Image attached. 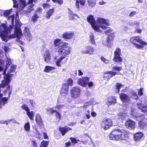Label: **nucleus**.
<instances>
[{
  "instance_id": "f257e3e1",
  "label": "nucleus",
  "mask_w": 147,
  "mask_h": 147,
  "mask_svg": "<svg viewBox=\"0 0 147 147\" xmlns=\"http://www.w3.org/2000/svg\"><path fill=\"white\" fill-rule=\"evenodd\" d=\"M87 20L94 30L98 32H102L100 28L103 30H105L108 28L106 26H109L110 25L109 20L101 17H98L96 22L92 15H89L87 18Z\"/></svg>"
},
{
  "instance_id": "f03ea898",
  "label": "nucleus",
  "mask_w": 147,
  "mask_h": 147,
  "mask_svg": "<svg viewBox=\"0 0 147 147\" xmlns=\"http://www.w3.org/2000/svg\"><path fill=\"white\" fill-rule=\"evenodd\" d=\"M0 62L1 63V64L0 67H1L4 70L6 68V70L5 71V72L6 70L7 69V67L9 66H8L6 67H6L5 69H4L3 68V63H5V62L3 60H0ZM17 66L16 65H15L14 64H12L11 65L10 68H9V71L7 73V74H6L5 73L4 75H5L4 76V79L2 80L1 82V87L2 88H5L6 86H7V90H9L10 88V85L9 84V83L11 81V76L10 74V73L13 72H14L16 69Z\"/></svg>"
},
{
  "instance_id": "7ed1b4c3",
  "label": "nucleus",
  "mask_w": 147,
  "mask_h": 147,
  "mask_svg": "<svg viewBox=\"0 0 147 147\" xmlns=\"http://www.w3.org/2000/svg\"><path fill=\"white\" fill-rule=\"evenodd\" d=\"M128 131L120 128L113 129L111 132L109 138L111 140H125Z\"/></svg>"
},
{
  "instance_id": "20e7f679",
  "label": "nucleus",
  "mask_w": 147,
  "mask_h": 147,
  "mask_svg": "<svg viewBox=\"0 0 147 147\" xmlns=\"http://www.w3.org/2000/svg\"><path fill=\"white\" fill-rule=\"evenodd\" d=\"M11 29V27H7L5 24L0 25V36L3 41L7 42L9 39L7 34Z\"/></svg>"
},
{
  "instance_id": "39448f33",
  "label": "nucleus",
  "mask_w": 147,
  "mask_h": 147,
  "mask_svg": "<svg viewBox=\"0 0 147 147\" xmlns=\"http://www.w3.org/2000/svg\"><path fill=\"white\" fill-rule=\"evenodd\" d=\"M69 48H66L65 49H60L58 51L59 54L61 55L60 57L55 62L56 65L58 67H61V63L67 55H69L71 52H70Z\"/></svg>"
},
{
  "instance_id": "423d86ee",
  "label": "nucleus",
  "mask_w": 147,
  "mask_h": 147,
  "mask_svg": "<svg viewBox=\"0 0 147 147\" xmlns=\"http://www.w3.org/2000/svg\"><path fill=\"white\" fill-rule=\"evenodd\" d=\"M54 44L56 46H58V51L60 49H65L66 48H69L70 52H71V48L67 46L68 43L64 42H61V40L59 39H57L54 41Z\"/></svg>"
},
{
  "instance_id": "0eeeda50",
  "label": "nucleus",
  "mask_w": 147,
  "mask_h": 147,
  "mask_svg": "<svg viewBox=\"0 0 147 147\" xmlns=\"http://www.w3.org/2000/svg\"><path fill=\"white\" fill-rule=\"evenodd\" d=\"M147 101L144 98H142L141 100V102L138 103L137 105L138 108L141 110L142 112H147Z\"/></svg>"
},
{
  "instance_id": "6e6552de",
  "label": "nucleus",
  "mask_w": 147,
  "mask_h": 147,
  "mask_svg": "<svg viewBox=\"0 0 147 147\" xmlns=\"http://www.w3.org/2000/svg\"><path fill=\"white\" fill-rule=\"evenodd\" d=\"M112 124V121L111 119H103L101 123V126L102 128L106 130L109 129Z\"/></svg>"
},
{
  "instance_id": "1a4fd4ad",
  "label": "nucleus",
  "mask_w": 147,
  "mask_h": 147,
  "mask_svg": "<svg viewBox=\"0 0 147 147\" xmlns=\"http://www.w3.org/2000/svg\"><path fill=\"white\" fill-rule=\"evenodd\" d=\"M13 0L14 3L13 7L15 8H19L20 11L26 6V2L25 0Z\"/></svg>"
},
{
  "instance_id": "9d476101",
  "label": "nucleus",
  "mask_w": 147,
  "mask_h": 147,
  "mask_svg": "<svg viewBox=\"0 0 147 147\" xmlns=\"http://www.w3.org/2000/svg\"><path fill=\"white\" fill-rule=\"evenodd\" d=\"M21 26V24L19 20H16L14 30L18 38L20 37L22 35V31L20 28Z\"/></svg>"
},
{
  "instance_id": "9b49d317",
  "label": "nucleus",
  "mask_w": 147,
  "mask_h": 147,
  "mask_svg": "<svg viewBox=\"0 0 147 147\" xmlns=\"http://www.w3.org/2000/svg\"><path fill=\"white\" fill-rule=\"evenodd\" d=\"M113 58V60L117 62L120 63L122 61L120 55H121V49L119 48H117L115 51Z\"/></svg>"
},
{
  "instance_id": "f8f14e48",
  "label": "nucleus",
  "mask_w": 147,
  "mask_h": 147,
  "mask_svg": "<svg viewBox=\"0 0 147 147\" xmlns=\"http://www.w3.org/2000/svg\"><path fill=\"white\" fill-rule=\"evenodd\" d=\"M63 97L61 98V99H58L57 100V103L55 106V108L57 110L61 111L62 110H63L66 109H69L70 107L69 106L67 107V105L65 104H60V103H63L62 100Z\"/></svg>"
},
{
  "instance_id": "ddd939ff",
  "label": "nucleus",
  "mask_w": 147,
  "mask_h": 147,
  "mask_svg": "<svg viewBox=\"0 0 147 147\" xmlns=\"http://www.w3.org/2000/svg\"><path fill=\"white\" fill-rule=\"evenodd\" d=\"M80 89L79 88L76 87H73L71 90V97L74 98H77L80 95Z\"/></svg>"
},
{
  "instance_id": "4468645a",
  "label": "nucleus",
  "mask_w": 147,
  "mask_h": 147,
  "mask_svg": "<svg viewBox=\"0 0 147 147\" xmlns=\"http://www.w3.org/2000/svg\"><path fill=\"white\" fill-rule=\"evenodd\" d=\"M94 49L92 46H87L82 49L81 52L83 54H87L90 55L93 54Z\"/></svg>"
},
{
  "instance_id": "2eb2a0df",
  "label": "nucleus",
  "mask_w": 147,
  "mask_h": 147,
  "mask_svg": "<svg viewBox=\"0 0 147 147\" xmlns=\"http://www.w3.org/2000/svg\"><path fill=\"white\" fill-rule=\"evenodd\" d=\"M89 79V78L87 77L80 78L78 80V84L83 87H85L87 85Z\"/></svg>"
},
{
  "instance_id": "dca6fc26",
  "label": "nucleus",
  "mask_w": 147,
  "mask_h": 147,
  "mask_svg": "<svg viewBox=\"0 0 147 147\" xmlns=\"http://www.w3.org/2000/svg\"><path fill=\"white\" fill-rule=\"evenodd\" d=\"M130 42L134 44L136 42H137L142 45H147V43L143 41L139 36L133 37L130 39Z\"/></svg>"
},
{
  "instance_id": "f3484780",
  "label": "nucleus",
  "mask_w": 147,
  "mask_h": 147,
  "mask_svg": "<svg viewBox=\"0 0 147 147\" xmlns=\"http://www.w3.org/2000/svg\"><path fill=\"white\" fill-rule=\"evenodd\" d=\"M3 48L4 51L5 52V54L7 58L6 62V67H7V66H9V65L11 63V59H10L9 57V56H7V53L9 51L10 49L6 46H4Z\"/></svg>"
},
{
  "instance_id": "a211bd4d",
  "label": "nucleus",
  "mask_w": 147,
  "mask_h": 147,
  "mask_svg": "<svg viewBox=\"0 0 147 147\" xmlns=\"http://www.w3.org/2000/svg\"><path fill=\"white\" fill-rule=\"evenodd\" d=\"M117 74V72L113 71H109L104 73L103 76L105 80L108 81L113 76Z\"/></svg>"
},
{
  "instance_id": "6ab92c4d",
  "label": "nucleus",
  "mask_w": 147,
  "mask_h": 147,
  "mask_svg": "<svg viewBox=\"0 0 147 147\" xmlns=\"http://www.w3.org/2000/svg\"><path fill=\"white\" fill-rule=\"evenodd\" d=\"M125 125L128 128L134 129L136 127L135 122L133 120L129 119L126 122Z\"/></svg>"
},
{
  "instance_id": "aec40b11",
  "label": "nucleus",
  "mask_w": 147,
  "mask_h": 147,
  "mask_svg": "<svg viewBox=\"0 0 147 147\" xmlns=\"http://www.w3.org/2000/svg\"><path fill=\"white\" fill-rule=\"evenodd\" d=\"M74 34V32L72 31L65 32L63 34V37L65 39H70L73 37Z\"/></svg>"
},
{
  "instance_id": "412c9836",
  "label": "nucleus",
  "mask_w": 147,
  "mask_h": 147,
  "mask_svg": "<svg viewBox=\"0 0 147 147\" xmlns=\"http://www.w3.org/2000/svg\"><path fill=\"white\" fill-rule=\"evenodd\" d=\"M144 134L141 132H138L134 135V140L136 142L142 140Z\"/></svg>"
},
{
  "instance_id": "4be33fe9",
  "label": "nucleus",
  "mask_w": 147,
  "mask_h": 147,
  "mask_svg": "<svg viewBox=\"0 0 147 147\" xmlns=\"http://www.w3.org/2000/svg\"><path fill=\"white\" fill-rule=\"evenodd\" d=\"M139 126L141 129H144L147 126V118H144L142 119L139 122Z\"/></svg>"
},
{
  "instance_id": "5701e85b",
  "label": "nucleus",
  "mask_w": 147,
  "mask_h": 147,
  "mask_svg": "<svg viewBox=\"0 0 147 147\" xmlns=\"http://www.w3.org/2000/svg\"><path fill=\"white\" fill-rule=\"evenodd\" d=\"M24 35L27 39L29 41L31 40L32 36L29 28L28 27H25L24 28Z\"/></svg>"
},
{
  "instance_id": "b1692460",
  "label": "nucleus",
  "mask_w": 147,
  "mask_h": 147,
  "mask_svg": "<svg viewBox=\"0 0 147 147\" xmlns=\"http://www.w3.org/2000/svg\"><path fill=\"white\" fill-rule=\"evenodd\" d=\"M119 96L121 100L124 102H128L130 100L129 97L125 94L121 93Z\"/></svg>"
},
{
  "instance_id": "393cba45",
  "label": "nucleus",
  "mask_w": 147,
  "mask_h": 147,
  "mask_svg": "<svg viewBox=\"0 0 147 147\" xmlns=\"http://www.w3.org/2000/svg\"><path fill=\"white\" fill-rule=\"evenodd\" d=\"M127 116V114L124 112H120L116 116V118L118 119L120 121L123 120Z\"/></svg>"
},
{
  "instance_id": "a878e982",
  "label": "nucleus",
  "mask_w": 147,
  "mask_h": 147,
  "mask_svg": "<svg viewBox=\"0 0 147 147\" xmlns=\"http://www.w3.org/2000/svg\"><path fill=\"white\" fill-rule=\"evenodd\" d=\"M43 57L45 61L48 63L50 61L51 57L49 51L47 50L46 51L43 55Z\"/></svg>"
},
{
  "instance_id": "bb28decb",
  "label": "nucleus",
  "mask_w": 147,
  "mask_h": 147,
  "mask_svg": "<svg viewBox=\"0 0 147 147\" xmlns=\"http://www.w3.org/2000/svg\"><path fill=\"white\" fill-rule=\"evenodd\" d=\"M69 87L67 84L66 83L63 84L61 91V93L62 95L63 94H67L68 92Z\"/></svg>"
},
{
  "instance_id": "cd10ccee",
  "label": "nucleus",
  "mask_w": 147,
  "mask_h": 147,
  "mask_svg": "<svg viewBox=\"0 0 147 147\" xmlns=\"http://www.w3.org/2000/svg\"><path fill=\"white\" fill-rule=\"evenodd\" d=\"M106 103L108 105H111L116 102V99L115 97H109L107 98Z\"/></svg>"
},
{
  "instance_id": "c85d7f7f",
  "label": "nucleus",
  "mask_w": 147,
  "mask_h": 147,
  "mask_svg": "<svg viewBox=\"0 0 147 147\" xmlns=\"http://www.w3.org/2000/svg\"><path fill=\"white\" fill-rule=\"evenodd\" d=\"M135 110L133 108H132L131 109V113L132 115L134 117H136V120L139 121L140 119H142V118H143L144 116L142 114L138 115L136 113L135 111Z\"/></svg>"
},
{
  "instance_id": "c756f323",
  "label": "nucleus",
  "mask_w": 147,
  "mask_h": 147,
  "mask_svg": "<svg viewBox=\"0 0 147 147\" xmlns=\"http://www.w3.org/2000/svg\"><path fill=\"white\" fill-rule=\"evenodd\" d=\"M59 130L61 132L62 135L64 136L66 133L71 130V129L67 127L66 126L64 127H60Z\"/></svg>"
},
{
  "instance_id": "7c9ffc66",
  "label": "nucleus",
  "mask_w": 147,
  "mask_h": 147,
  "mask_svg": "<svg viewBox=\"0 0 147 147\" xmlns=\"http://www.w3.org/2000/svg\"><path fill=\"white\" fill-rule=\"evenodd\" d=\"M34 6V4H32L29 6L28 7V9L27 11H23L21 13L22 14H26V15H28L30 12L33 9L32 8Z\"/></svg>"
},
{
  "instance_id": "2f4dec72",
  "label": "nucleus",
  "mask_w": 147,
  "mask_h": 147,
  "mask_svg": "<svg viewBox=\"0 0 147 147\" xmlns=\"http://www.w3.org/2000/svg\"><path fill=\"white\" fill-rule=\"evenodd\" d=\"M87 2L89 6L92 7L96 5V0H88Z\"/></svg>"
},
{
  "instance_id": "473e14b6",
  "label": "nucleus",
  "mask_w": 147,
  "mask_h": 147,
  "mask_svg": "<svg viewBox=\"0 0 147 147\" xmlns=\"http://www.w3.org/2000/svg\"><path fill=\"white\" fill-rule=\"evenodd\" d=\"M55 68L54 67L49 66H46L45 67L44 71L45 72H49L51 70H55Z\"/></svg>"
},
{
  "instance_id": "72a5a7b5",
  "label": "nucleus",
  "mask_w": 147,
  "mask_h": 147,
  "mask_svg": "<svg viewBox=\"0 0 147 147\" xmlns=\"http://www.w3.org/2000/svg\"><path fill=\"white\" fill-rule=\"evenodd\" d=\"M85 2V0H76V5L77 8L79 9V3H80V5H84Z\"/></svg>"
},
{
  "instance_id": "f704fd0d",
  "label": "nucleus",
  "mask_w": 147,
  "mask_h": 147,
  "mask_svg": "<svg viewBox=\"0 0 147 147\" xmlns=\"http://www.w3.org/2000/svg\"><path fill=\"white\" fill-rule=\"evenodd\" d=\"M54 12V10L53 9H50L47 12L46 17L47 19H49L51 16Z\"/></svg>"
},
{
  "instance_id": "c9c22d12",
  "label": "nucleus",
  "mask_w": 147,
  "mask_h": 147,
  "mask_svg": "<svg viewBox=\"0 0 147 147\" xmlns=\"http://www.w3.org/2000/svg\"><path fill=\"white\" fill-rule=\"evenodd\" d=\"M27 115L28 116L29 118L31 120H34V113L32 111H30L26 113Z\"/></svg>"
},
{
  "instance_id": "e433bc0d",
  "label": "nucleus",
  "mask_w": 147,
  "mask_h": 147,
  "mask_svg": "<svg viewBox=\"0 0 147 147\" xmlns=\"http://www.w3.org/2000/svg\"><path fill=\"white\" fill-rule=\"evenodd\" d=\"M115 37V33L114 32L111 33L109 35L107 42L109 43Z\"/></svg>"
},
{
  "instance_id": "4c0bfd02",
  "label": "nucleus",
  "mask_w": 147,
  "mask_h": 147,
  "mask_svg": "<svg viewBox=\"0 0 147 147\" xmlns=\"http://www.w3.org/2000/svg\"><path fill=\"white\" fill-rule=\"evenodd\" d=\"M90 41V43L92 45L94 44L95 45H96V44L95 42V39H94V37L93 34L92 33H91L90 35L89 36Z\"/></svg>"
},
{
  "instance_id": "58836bf2",
  "label": "nucleus",
  "mask_w": 147,
  "mask_h": 147,
  "mask_svg": "<svg viewBox=\"0 0 147 147\" xmlns=\"http://www.w3.org/2000/svg\"><path fill=\"white\" fill-rule=\"evenodd\" d=\"M36 122L40 124L42 123V119L40 116L39 114H36Z\"/></svg>"
},
{
  "instance_id": "ea45409f",
  "label": "nucleus",
  "mask_w": 147,
  "mask_h": 147,
  "mask_svg": "<svg viewBox=\"0 0 147 147\" xmlns=\"http://www.w3.org/2000/svg\"><path fill=\"white\" fill-rule=\"evenodd\" d=\"M49 144V141L43 140L41 143L40 147H47Z\"/></svg>"
},
{
  "instance_id": "a19ab883",
  "label": "nucleus",
  "mask_w": 147,
  "mask_h": 147,
  "mask_svg": "<svg viewBox=\"0 0 147 147\" xmlns=\"http://www.w3.org/2000/svg\"><path fill=\"white\" fill-rule=\"evenodd\" d=\"M24 130L26 131H29L30 129V124L29 122L25 123L24 125Z\"/></svg>"
},
{
  "instance_id": "79ce46f5",
  "label": "nucleus",
  "mask_w": 147,
  "mask_h": 147,
  "mask_svg": "<svg viewBox=\"0 0 147 147\" xmlns=\"http://www.w3.org/2000/svg\"><path fill=\"white\" fill-rule=\"evenodd\" d=\"M68 9L69 10V13L70 17L71 19H74L75 16H77L78 18H79V17L78 16L77 14L73 13V12L69 9Z\"/></svg>"
},
{
  "instance_id": "37998d69",
  "label": "nucleus",
  "mask_w": 147,
  "mask_h": 147,
  "mask_svg": "<svg viewBox=\"0 0 147 147\" xmlns=\"http://www.w3.org/2000/svg\"><path fill=\"white\" fill-rule=\"evenodd\" d=\"M29 101L32 108H35L36 107L37 105L36 102L34 100L32 99H30Z\"/></svg>"
},
{
  "instance_id": "c03bdc74",
  "label": "nucleus",
  "mask_w": 147,
  "mask_h": 147,
  "mask_svg": "<svg viewBox=\"0 0 147 147\" xmlns=\"http://www.w3.org/2000/svg\"><path fill=\"white\" fill-rule=\"evenodd\" d=\"M21 108L26 112V113L30 111L28 106L26 104H23L21 106Z\"/></svg>"
},
{
  "instance_id": "a18cd8bd",
  "label": "nucleus",
  "mask_w": 147,
  "mask_h": 147,
  "mask_svg": "<svg viewBox=\"0 0 147 147\" xmlns=\"http://www.w3.org/2000/svg\"><path fill=\"white\" fill-rule=\"evenodd\" d=\"M123 87V85L119 83H117L116 85V90L115 91V92L118 93L119 92L120 88Z\"/></svg>"
},
{
  "instance_id": "49530a36",
  "label": "nucleus",
  "mask_w": 147,
  "mask_h": 147,
  "mask_svg": "<svg viewBox=\"0 0 147 147\" xmlns=\"http://www.w3.org/2000/svg\"><path fill=\"white\" fill-rule=\"evenodd\" d=\"M14 17L15 15L14 14L11 16H9L7 18L8 20L9 21H11V23L12 24H13L14 23Z\"/></svg>"
},
{
  "instance_id": "de8ad7c7",
  "label": "nucleus",
  "mask_w": 147,
  "mask_h": 147,
  "mask_svg": "<svg viewBox=\"0 0 147 147\" xmlns=\"http://www.w3.org/2000/svg\"><path fill=\"white\" fill-rule=\"evenodd\" d=\"M39 16L37 14H34L32 18V20L34 22H36L39 18Z\"/></svg>"
},
{
  "instance_id": "09e8293b",
  "label": "nucleus",
  "mask_w": 147,
  "mask_h": 147,
  "mask_svg": "<svg viewBox=\"0 0 147 147\" xmlns=\"http://www.w3.org/2000/svg\"><path fill=\"white\" fill-rule=\"evenodd\" d=\"M46 110L48 113H51L53 114L56 112V110H55L53 108L48 107L46 109Z\"/></svg>"
},
{
  "instance_id": "8fccbe9b",
  "label": "nucleus",
  "mask_w": 147,
  "mask_h": 147,
  "mask_svg": "<svg viewBox=\"0 0 147 147\" xmlns=\"http://www.w3.org/2000/svg\"><path fill=\"white\" fill-rule=\"evenodd\" d=\"M11 11L8 10L5 11L4 13V16L7 18L9 16V15L10 14Z\"/></svg>"
},
{
  "instance_id": "3c124183",
  "label": "nucleus",
  "mask_w": 147,
  "mask_h": 147,
  "mask_svg": "<svg viewBox=\"0 0 147 147\" xmlns=\"http://www.w3.org/2000/svg\"><path fill=\"white\" fill-rule=\"evenodd\" d=\"M112 69L113 70L117 71H120L121 69V67H118L116 66L113 67H112Z\"/></svg>"
},
{
  "instance_id": "603ef678",
  "label": "nucleus",
  "mask_w": 147,
  "mask_h": 147,
  "mask_svg": "<svg viewBox=\"0 0 147 147\" xmlns=\"http://www.w3.org/2000/svg\"><path fill=\"white\" fill-rule=\"evenodd\" d=\"M134 45L138 49H141L144 47V45H140L137 43H134Z\"/></svg>"
},
{
  "instance_id": "864d4df0",
  "label": "nucleus",
  "mask_w": 147,
  "mask_h": 147,
  "mask_svg": "<svg viewBox=\"0 0 147 147\" xmlns=\"http://www.w3.org/2000/svg\"><path fill=\"white\" fill-rule=\"evenodd\" d=\"M68 83V85L70 86H72L73 85V81L72 79L69 78L68 79L67 81Z\"/></svg>"
},
{
  "instance_id": "5fc2aeb1",
  "label": "nucleus",
  "mask_w": 147,
  "mask_h": 147,
  "mask_svg": "<svg viewBox=\"0 0 147 147\" xmlns=\"http://www.w3.org/2000/svg\"><path fill=\"white\" fill-rule=\"evenodd\" d=\"M42 6L44 9H46L49 8L51 7L50 5L47 3L43 4Z\"/></svg>"
},
{
  "instance_id": "6e6d98bb",
  "label": "nucleus",
  "mask_w": 147,
  "mask_h": 147,
  "mask_svg": "<svg viewBox=\"0 0 147 147\" xmlns=\"http://www.w3.org/2000/svg\"><path fill=\"white\" fill-rule=\"evenodd\" d=\"M129 24L131 26H134L135 25H138L139 24V22H138L131 21L129 23Z\"/></svg>"
},
{
  "instance_id": "4d7b16f0",
  "label": "nucleus",
  "mask_w": 147,
  "mask_h": 147,
  "mask_svg": "<svg viewBox=\"0 0 147 147\" xmlns=\"http://www.w3.org/2000/svg\"><path fill=\"white\" fill-rule=\"evenodd\" d=\"M101 59L102 61L105 63H108L109 61V60L106 59L103 57H101Z\"/></svg>"
},
{
  "instance_id": "13d9d810",
  "label": "nucleus",
  "mask_w": 147,
  "mask_h": 147,
  "mask_svg": "<svg viewBox=\"0 0 147 147\" xmlns=\"http://www.w3.org/2000/svg\"><path fill=\"white\" fill-rule=\"evenodd\" d=\"M55 113H56L55 115L57 118H58L59 119V120H60L61 119V115L57 111L56 112H55Z\"/></svg>"
},
{
  "instance_id": "bf43d9fd",
  "label": "nucleus",
  "mask_w": 147,
  "mask_h": 147,
  "mask_svg": "<svg viewBox=\"0 0 147 147\" xmlns=\"http://www.w3.org/2000/svg\"><path fill=\"white\" fill-rule=\"evenodd\" d=\"M14 33H15V34H12V35H10V38H15L16 36L18 38V39H20L21 38L22 36H20V38H18L17 37V36L16 35V34L15 30H14Z\"/></svg>"
},
{
  "instance_id": "052dcab7",
  "label": "nucleus",
  "mask_w": 147,
  "mask_h": 147,
  "mask_svg": "<svg viewBox=\"0 0 147 147\" xmlns=\"http://www.w3.org/2000/svg\"><path fill=\"white\" fill-rule=\"evenodd\" d=\"M143 88H141L139 90H138V94L140 96L142 95L143 94Z\"/></svg>"
},
{
  "instance_id": "680f3d73",
  "label": "nucleus",
  "mask_w": 147,
  "mask_h": 147,
  "mask_svg": "<svg viewBox=\"0 0 147 147\" xmlns=\"http://www.w3.org/2000/svg\"><path fill=\"white\" fill-rule=\"evenodd\" d=\"M70 139L72 143H73L74 144H76L77 143V141L76 140V139L74 138H71Z\"/></svg>"
},
{
  "instance_id": "e2e57ef3",
  "label": "nucleus",
  "mask_w": 147,
  "mask_h": 147,
  "mask_svg": "<svg viewBox=\"0 0 147 147\" xmlns=\"http://www.w3.org/2000/svg\"><path fill=\"white\" fill-rule=\"evenodd\" d=\"M112 31V30L111 29L109 28L108 29H107L105 31V33L106 34L108 33H110Z\"/></svg>"
},
{
  "instance_id": "0e129e2a",
  "label": "nucleus",
  "mask_w": 147,
  "mask_h": 147,
  "mask_svg": "<svg viewBox=\"0 0 147 147\" xmlns=\"http://www.w3.org/2000/svg\"><path fill=\"white\" fill-rule=\"evenodd\" d=\"M56 2H57L59 5H61L63 3V0H56Z\"/></svg>"
},
{
  "instance_id": "69168bd1",
  "label": "nucleus",
  "mask_w": 147,
  "mask_h": 147,
  "mask_svg": "<svg viewBox=\"0 0 147 147\" xmlns=\"http://www.w3.org/2000/svg\"><path fill=\"white\" fill-rule=\"evenodd\" d=\"M137 13V12L135 11H133L132 12L129 14V16L130 17H132L134 15H136Z\"/></svg>"
},
{
  "instance_id": "338daca9",
  "label": "nucleus",
  "mask_w": 147,
  "mask_h": 147,
  "mask_svg": "<svg viewBox=\"0 0 147 147\" xmlns=\"http://www.w3.org/2000/svg\"><path fill=\"white\" fill-rule=\"evenodd\" d=\"M133 98L136 99H137L138 98V96L137 95L136 93L135 92L133 93Z\"/></svg>"
},
{
  "instance_id": "774afa93",
  "label": "nucleus",
  "mask_w": 147,
  "mask_h": 147,
  "mask_svg": "<svg viewBox=\"0 0 147 147\" xmlns=\"http://www.w3.org/2000/svg\"><path fill=\"white\" fill-rule=\"evenodd\" d=\"M43 136H44V138L45 139H48L49 137H48V136L47 135V134H46L45 133H43Z\"/></svg>"
}]
</instances>
